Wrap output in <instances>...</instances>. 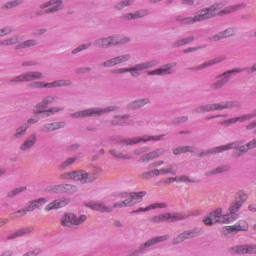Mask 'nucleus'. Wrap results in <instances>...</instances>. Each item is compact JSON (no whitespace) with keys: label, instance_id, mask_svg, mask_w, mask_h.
I'll return each mask as SVG.
<instances>
[{"label":"nucleus","instance_id":"nucleus-25","mask_svg":"<svg viewBox=\"0 0 256 256\" xmlns=\"http://www.w3.org/2000/svg\"><path fill=\"white\" fill-rule=\"evenodd\" d=\"M173 67H177V62L168 63L164 65L163 68H158L156 70L150 71L148 72V75H171V73H173L171 71Z\"/></svg>","mask_w":256,"mask_h":256},{"label":"nucleus","instance_id":"nucleus-7","mask_svg":"<svg viewBox=\"0 0 256 256\" xmlns=\"http://www.w3.org/2000/svg\"><path fill=\"white\" fill-rule=\"evenodd\" d=\"M119 109V106L112 105L106 108H88L82 111H78L70 114L73 119L85 118V117H101V115H107V113H113Z\"/></svg>","mask_w":256,"mask_h":256},{"label":"nucleus","instance_id":"nucleus-34","mask_svg":"<svg viewBox=\"0 0 256 256\" xmlns=\"http://www.w3.org/2000/svg\"><path fill=\"white\" fill-rule=\"evenodd\" d=\"M25 191H27V186H20L7 192L6 197L7 199H14V197H17V195H20V193Z\"/></svg>","mask_w":256,"mask_h":256},{"label":"nucleus","instance_id":"nucleus-38","mask_svg":"<svg viewBox=\"0 0 256 256\" xmlns=\"http://www.w3.org/2000/svg\"><path fill=\"white\" fill-rule=\"evenodd\" d=\"M28 129L22 124L16 129V132L12 134V139H23L27 135Z\"/></svg>","mask_w":256,"mask_h":256},{"label":"nucleus","instance_id":"nucleus-57","mask_svg":"<svg viewBox=\"0 0 256 256\" xmlns=\"http://www.w3.org/2000/svg\"><path fill=\"white\" fill-rule=\"evenodd\" d=\"M136 101L138 103L139 109H141L142 107H145V105H149V103H151V99H149V98H141V99H137Z\"/></svg>","mask_w":256,"mask_h":256},{"label":"nucleus","instance_id":"nucleus-28","mask_svg":"<svg viewBox=\"0 0 256 256\" xmlns=\"http://www.w3.org/2000/svg\"><path fill=\"white\" fill-rule=\"evenodd\" d=\"M129 117H131L129 114L115 115L111 121L112 127H123L125 125H129V123L123 121V119H129Z\"/></svg>","mask_w":256,"mask_h":256},{"label":"nucleus","instance_id":"nucleus-59","mask_svg":"<svg viewBox=\"0 0 256 256\" xmlns=\"http://www.w3.org/2000/svg\"><path fill=\"white\" fill-rule=\"evenodd\" d=\"M39 63L35 60L24 61L21 63V67H38Z\"/></svg>","mask_w":256,"mask_h":256},{"label":"nucleus","instance_id":"nucleus-40","mask_svg":"<svg viewBox=\"0 0 256 256\" xmlns=\"http://www.w3.org/2000/svg\"><path fill=\"white\" fill-rule=\"evenodd\" d=\"M201 228H194L190 230H185L184 234L186 235V239H195V237H199L201 235Z\"/></svg>","mask_w":256,"mask_h":256},{"label":"nucleus","instance_id":"nucleus-47","mask_svg":"<svg viewBox=\"0 0 256 256\" xmlns=\"http://www.w3.org/2000/svg\"><path fill=\"white\" fill-rule=\"evenodd\" d=\"M110 155L115 157V159H124V160L131 159V156H129L128 154L120 153L115 149L110 150Z\"/></svg>","mask_w":256,"mask_h":256},{"label":"nucleus","instance_id":"nucleus-12","mask_svg":"<svg viewBox=\"0 0 256 256\" xmlns=\"http://www.w3.org/2000/svg\"><path fill=\"white\" fill-rule=\"evenodd\" d=\"M225 5H227V1L223 0L209 6L208 8L198 10L202 21H209V19H213V17H215V14L213 13H215V11H219V9H223Z\"/></svg>","mask_w":256,"mask_h":256},{"label":"nucleus","instance_id":"nucleus-64","mask_svg":"<svg viewBox=\"0 0 256 256\" xmlns=\"http://www.w3.org/2000/svg\"><path fill=\"white\" fill-rule=\"evenodd\" d=\"M246 153L247 151H250V149H255L256 148V139H253L252 141L248 142L246 145H243Z\"/></svg>","mask_w":256,"mask_h":256},{"label":"nucleus","instance_id":"nucleus-11","mask_svg":"<svg viewBox=\"0 0 256 256\" xmlns=\"http://www.w3.org/2000/svg\"><path fill=\"white\" fill-rule=\"evenodd\" d=\"M87 221L86 215H81L80 217H77V215L68 212L65 213L61 218V225L62 227H73V225L79 226L83 225Z\"/></svg>","mask_w":256,"mask_h":256},{"label":"nucleus","instance_id":"nucleus-21","mask_svg":"<svg viewBox=\"0 0 256 256\" xmlns=\"http://www.w3.org/2000/svg\"><path fill=\"white\" fill-rule=\"evenodd\" d=\"M176 21L178 23H182V25H193L194 23H201V22H203V20L201 18V14L199 13V11H197L193 17L183 18L181 16H178L176 18Z\"/></svg>","mask_w":256,"mask_h":256},{"label":"nucleus","instance_id":"nucleus-9","mask_svg":"<svg viewBox=\"0 0 256 256\" xmlns=\"http://www.w3.org/2000/svg\"><path fill=\"white\" fill-rule=\"evenodd\" d=\"M103 171L99 167H94L92 171L87 172L84 170H76V181H80L82 185H87V183H93L99 179V173Z\"/></svg>","mask_w":256,"mask_h":256},{"label":"nucleus","instance_id":"nucleus-35","mask_svg":"<svg viewBox=\"0 0 256 256\" xmlns=\"http://www.w3.org/2000/svg\"><path fill=\"white\" fill-rule=\"evenodd\" d=\"M193 41H195V37L189 36L187 38H182L180 40L173 42L172 47H183V45H188V43H193Z\"/></svg>","mask_w":256,"mask_h":256},{"label":"nucleus","instance_id":"nucleus-42","mask_svg":"<svg viewBox=\"0 0 256 256\" xmlns=\"http://www.w3.org/2000/svg\"><path fill=\"white\" fill-rule=\"evenodd\" d=\"M35 204L33 203V200L29 202V205H27L25 208L17 210L15 213H21L20 217H25L29 211H35Z\"/></svg>","mask_w":256,"mask_h":256},{"label":"nucleus","instance_id":"nucleus-8","mask_svg":"<svg viewBox=\"0 0 256 256\" xmlns=\"http://www.w3.org/2000/svg\"><path fill=\"white\" fill-rule=\"evenodd\" d=\"M235 73H243V68H234L218 75L216 77L218 80L210 85L212 91H219V89H223V87L231 81V76L235 75Z\"/></svg>","mask_w":256,"mask_h":256},{"label":"nucleus","instance_id":"nucleus-50","mask_svg":"<svg viewBox=\"0 0 256 256\" xmlns=\"http://www.w3.org/2000/svg\"><path fill=\"white\" fill-rule=\"evenodd\" d=\"M235 201H238V203H241V205H243L245 201H247V192H238Z\"/></svg>","mask_w":256,"mask_h":256},{"label":"nucleus","instance_id":"nucleus-14","mask_svg":"<svg viewBox=\"0 0 256 256\" xmlns=\"http://www.w3.org/2000/svg\"><path fill=\"white\" fill-rule=\"evenodd\" d=\"M64 7L63 0H49L40 5V9H46L44 10L45 15L63 11Z\"/></svg>","mask_w":256,"mask_h":256},{"label":"nucleus","instance_id":"nucleus-18","mask_svg":"<svg viewBox=\"0 0 256 256\" xmlns=\"http://www.w3.org/2000/svg\"><path fill=\"white\" fill-rule=\"evenodd\" d=\"M65 127V122H51L42 124L39 127L40 133H53L54 131H58V129H63Z\"/></svg>","mask_w":256,"mask_h":256},{"label":"nucleus","instance_id":"nucleus-3","mask_svg":"<svg viewBox=\"0 0 256 256\" xmlns=\"http://www.w3.org/2000/svg\"><path fill=\"white\" fill-rule=\"evenodd\" d=\"M57 99H59V97L51 94L44 96L42 100L34 106L33 115H44V117H51L52 115L61 113V111H65V107L61 106L48 108L50 105H53V103L57 102Z\"/></svg>","mask_w":256,"mask_h":256},{"label":"nucleus","instance_id":"nucleus-41","mask_svg":"<svg viewBox=\"0 0 256 256\" xmlns=\"http://www.w3.org/2000/svg\"><path fill=\"white\" fill-rule=\"evenodd\" d=\"M77 159H79V156L69 157L60 164V169H67V167H71V165H74L77 162Z\"/></svg>","mask_w":256,"mask_h":256},{"label":"nucleus","instance_id":"nucleus-4","mask_svg":"<svg viewBox=\"0 0 256 256\" xmlns=\"http://www.w3.org/2000/svg\"><path fill=\"white\" fill-rule=\"evenodd\" d=\"M241 102L237 100L206 104L196 107L192 113H209L211 111H223L224 109H241Z\"/></svg>","mask_w":256,"mask_h":256},{"label":"nucleus","instance_id":"nucleus-51","mask_svg":"<svg viewBox=\"0 0 256 256\" xmlns=\"http://www.w3.org/2000/svg\"><path fill=\"white\" fill-rule=\"evenodd\" d=\"M248 245H240L233 248L235 253H238V255H245L248 253L247 251Z\"/></svg>","mask_w":256,"mask_h":256},{"label":"nucleus","instance_id":"nucleus-54","mask_svg":"<svg viewBox=\"0 0 256 256\" xmlns=\"http://www.w3.org/2000/svg\"><path fill=\"white\" fill-rule=\"evenodd\" d=\"M39 123V118H29L25 123L22 125L26 127L28 130L31 128V125H37Z\"/></svg>","mask_w":256,"mask_h":256},{"label":"nucleus","instance_id":"nucleus-36","mask_svg":"<svg viewBox=\"0 0 256 256\" xmlns=\"http://www.w3.org/2000/svg\"><path fill=\"white\" fill-rule=\"evenodd\" d=\"M132 5H135V0H122L114 5V9L115 11H121L122 9H125V7H131Z\"/></svg>","mask_w":256,"mask_h":256},{"label":"nucleus","instance_id":"nucleus-6","mask_svg":"<svg viewBox=\"0 0 256 256\" xmlns=\"http://www.w3.org/2000/svg\"><path fill=\"white\" fill-rule=\"evenodd\" d=\"M130 41L131 38L127 36L120 37L119 35H111L94 40L93 45L97 49H109V47H119V45H126V43H129Z\"/></svg>","mask_w":256,"mask_h":256},{"label":"nucleus","instance_id":"nucleus-43","mask_svg":"<svg viewBox=\"0 0 256 256\" xmlns=\"http://www.w3.org/2000/svg\"><path fill=\"white\" fill-rule=\"evenodd\" d=\"M17 43H19V36L15 35V36H12L11 38L1 41L0 45L9 47L11 45H17Z\"/></svg>","mask_w":256,"mask_h":256},{"label":"nucleus","instance_id":"nucleus-17","mask_svg":"<svg viewBox=\"0 0 256 256\" xmlns=\"http://www.w3.org/2000/svg\"><path fill=\"white\" fill-rule=\"evenodd\" d=\"M223 209L217 208L213 212L210 213V216L213 217L215 220V223H231L232 221H235V218H231V215L226 214L223 215Z\"/></svg>","mask_w":256,"mask_h":256},{"label":"nucleus","instance_id":"nucleus-63","mask_svg":"<svg viewBox=\"0 0 256 256\" xmlns=\"http://www.w3.org/2000/svg\"><path fill=\"white\" fill-rule=\"evenodd\" d=\"M53 193H65V184L56 185L52 188Z\"/></svg>","mask_w":256,"mask_h":256},{"label":"nucleus","instance_id":"nucleus-26","mask_svg":"<svg viewBox=\"0 0 256 256\" xmlns=\"http://www.w3.org/2000/svg\"><path fill=\"white\" fill-rule=\"evenodd\" d=\"M66 205H69V200L62 198L54 200L53 202L49 203L45 207V211H53V209H61V207H65Z\"/></svg>","mask_w":256,"mask_h":256},{"label":"nucleus","instance_id":"nucleus-58","mask_svg":"<svg viewBox=\"0 0 256 256\" xmlns=\"http://www.w3.org/2000/svg\"><path fill=\"white\" fill-rule=\"evenodd\" d=\"M222 39H223V36L221 32H218L217 34L209 37L208 41H210V43H217V41H221Z\"/></svg>","mask_w":256,"mask_h":256},{"label":"nucleus","instance_id":"nucleus-19","mask_svg":"<svg viewBox=\"0 0 256 256\" xmlns=\"http://www.w3.org/2000/svg\"><path fill=\"white\" fill-rule=\"evenodd\" d=\"M37 145V134H30L20 145V151H31Z\"/></svg>","mask_w":256,"mask_h":256},{"label":"nucleus","instance_id":"nucleus-1","mask_svg":"<svg viewBox=\"0 0 256 256\" xmlns=\"http://www.w3.org/2000/svg\"><path fill=\"white\" fill-rule=\"evenodd\" d=\"M43 72L41 71H26L18 76L13 77L10 83H30V89H57L58 87H71L73 81L70 79H60L53 82L41 81Z\"/></svg>","mask_w":256,"mask_h":256},{"label":"nucleus","instance_id":"nucleus-37","mask_svg":"<svg viewBox=\"0 0 256 256\" xmlns=\"http://www.w3.org/2000/svg\"><path fill=\"white\" fill-rule=\"evenodd\" d=\"M218 153H221V146H217L209 150L202 151L197 154V157H207L209 155H217Z\"/></svg>","mask_w":256,"mask_h":256},{"label":"nucleus","instance_id":"nucleus-44","mask_svg":"<svg viewBox=\"0 0 256 256\" xmlns=\"http://www.w3.org/2000/svg\"><path fill=\"white\" fill-rule=\"evenodd\" d=\"M91 45H93L91 42H88L86 44H81L77 48L73 49L71 51L72 55H77V53H81V51H87V49H90Z\"/></svg>","mask_w":256,"mask_h":256},{"label":"nucleus","instance_id":"nucleus-53","mask_svg":"<svg viewBox=\"0 0 256 256\" xmlns=\"http://www.w3.org/2000/svg\"><path fill=\"white\" fill-rule=\"evenodd\" d=\"M77 190H78V188L75 185L64 184V193L73 194V193H77Z\"/></svg>","mask_w":256,"mask_h":256},{"label":"nucleus","instance_id":"nucleus-13","mask_svg":"<svg viewBox=\"0 0 256 256\" xmlns=\"http://www.w3.org/2000/svg\"><path fill=\"white\" fill-rule=\"evenodd\" d=\"M231 149H234V151H232L231 153V156L234 159H239V157H243V155L247 153V150H245L243 146V141H235L227 145H222L221 153H223V151H229Z\"/></svg>","mask_w":256,"mask_h":256},{"label":"nucleus","instance_id":"nucleus-27","mask_svg":"<svg viewBox=\"0 0 256 256\" xmlns=\"http://www.w3.org/2000/svg\"><path fill=\"white\" fill-rule=\"evenodd\" d=\"M35 228L33 227H26L17 230L16 232L10 234L7 236L8 241H11L12 239H17V237H23V235H29V233H33Z\"/></svg>","mask_w":256,"mask_h":256},{"label":"nucleus","instance_id":"nucleus-39","mask_svg":"<svg viewBox=\"0 0 256 256\" xmlns=\"http://www.w3.org/2000/svg\"><path fill=\"white\" fill-rule=\"evenodd\" d=\"M171 217V213L160 214L158 216H154L150 219L151 223H165V221H169Z\"/></svg>","mask_w":256,"mask_h":256},{"label":"nucleus","instance_id":"nucleus-33","mask_svg":"<svg viewBox=\"0 0 256 256\" xmlns=\"http://www.w3.org/2000/svg\"><path fill=\"white\" fill-rule=\"evenodd\" d=\"M190 215L183 212L170 214L169 223H175V221H184V219H189Z\"/></svg>","mask_w":256,"mask_h":256},{"label":"nucleus","instance_id":"nucleus-55","mask_svg":"<svg viewBox=\"0 0 256 256\" xmlns=\"http://www.w3.org/2000/svg\"><path fill=\"white\" fill-rule=\"evenodd\" d=\"M126 109L127 111H136L137 109H140L139 103L137 102V100L131 101L126 105Z\"/></svg>","mask_w":256,"mask_h":256},{"label":"nucleus","instance_id":"nucleus-30","mask_svg":"<svg viewBox=\"0 0 256 256\" xmlns=\"http://www.w3.org/2000/svg\"><path fill=\"white\" fill-rule=\"evenodd\" d=\"M245 7H247V4L245 3L236 4V5L224 8L218 13V15H229V13H235V11L245 9Z\"/></svg>","mask_w":256,"mask_h":256},{"label":"nucleus","instance_id":"nucleus-45","mask_svg":"<svg viewBox=\"0 0 256 256\" xmlns=\"http://www.w3.org/2000/svg\"><path fill=\"white\" fill-rule=\"evenodd\" d=\"M91 45H93L91 42H88L86 44H81L77 48L73 49L71 51L72 55H77V53H81V51H87V49H90Z\"/></svg>","mask_w":256,"mask_h":256},{"label":"nucleus","instance_id":"nucleus-61","mask_svg":"<svg viewBox=\"0 0 256 256\" xmlns=\"http://www.w3.org/2000/svg\"><path fill=\"white\" fill-rule=\"evenodd\" d=\"M32 202L35 205L36 209H39V207H41V205H45V203H47V198H39L36 200H32Z\"/></svg>","mask_w":256,"mask_h":256},{"label":"nucleus","instance_id":"nucleus-62","mask_svg":"<svg viewBox=\"0 0 256 256\" xmlns=\"http://www.w3.org/2000/svg\"><path fill=\"white\" fill-rule=\"evenodd\" d=\"M185 240L183 239V234H178L176 237L172 240V245H181Z\"/></svg>","mask_w":256,"mask_h":256},{"label":"nucleus","instance_id":"nucleus-29","mask_svg":"<svg viewBox=\"0 0 256 256\" xmlns=\"http://www.w3.org/2000/svg\"><path fill=\"white\" fill-rule=\"evenodd\" d=\"M229 171H231V166L223 165V166H219L215 169L209 170L208 172L205 173V177H211L213 175H219L221 173H229Z\"/></svg>","mask_w":256,"mask_h":256},{"label":"nucleus","instance_id":"nucleus-56","mask_svg":"<svg viewBox=\"0 0 256 256\" xmlns=\"http://www.w3.org/2000/svg\"><path fill=\"white\" fill-rule=\"evenodd\" d=\"M187 121H189L188 116H180L175 118L172 123L173 125H181L182 123H187Z\"/></svg>","mask_w":256,"mask_h":256},{"label":"nucleus","instance_id":"nucleus-46","mask_svg":"<svg viewBox=\"0 0 256 256\" xmlns=\"http://www.w3.org/2000/svg\"><path fill=\"white\" fill-rule=\"evenodd\" d=\"M236 33H237V30L235 28H227L226 30L220 32V34L222 35V39L234 37Z\"/></svg>","mask_w":256,"mask_h":256},{"label":"nucleus","instance_id":"nucleus-31","mask_svg":"<svg viewBox=\"0 0 256 256\" xmlns=\"http://www.w3.org/2000/svg\"><path fill=\"white\" fill-rule=\"evenodd\" d=\"M39 45V42L35 39L25 40L24 42H21L15 46V50L19 51L21 49H29L31 47H37Z\"/></svg>","mask_w":256,"mask_h":256},{"label":"nucleus","instance_id":"nucleus-10","mask_svg":"<svg viewBox=\"0 0 256 256\" xmlns=\"http://www.w3.org/2000/svg\"><path fill=\"white\" fill-rule=\"evenodd\" d=\"M165 137V134L158 136H143V137H134V138H113L112 141H116V143H120L121 145H137V143H147V141H161Z\"/></svg>","mask_w":256,"mask_h":256},{"label":"nucleus","instance_id":"nucleus-15","mask_svg":"<svg viewBox=\"0 0 256 256\" xmlns=\"http://www.w3.org/2000/svg\"><path fill=\"white\" fill-rule=\"evenodd\" d=\"M253 119H256V108L251 113L225 120L222 122V125L229 127V125H235V123H238V121L240 123H245V121H251Z\"/></svg>","mask_w":256,"mask_h":256},{"label":"nucleus","instance_id":"nucleus-49","mask_svg":"<svg viewBox=\"0 0 256 256\" xmlns=\"http://www.w3.org/2000/svg\"><path fill=\"white\" fill-rule=\"evenodd\" d=\"M60 179H72L73 181H77V170L62 174Z\"/></svg>","mask_w":256,"mask_h":256},{"label":"nucleus","instance_id":"nucleus-23","mask_svg":"<svg viewBox=\"0 0 256 256\" xmlns=\"http://www.w3.org/2000/svg\"><path fill=\"white\" fill-rule=\"evenodd\" d=\"M222 61H225V58L217 57L212 60L206 61L196 67H192L188 69L189 71H203V69H207V67H212V65H217V63H221Z\"/></svg>","mask_w":256,"mask_h":256},{"label":"nucleus","instance_id":"nucleus-20","mask_svg":"<svg viewBox=\"0 0 256 256\" xmlns=\"http://www.w3.org/2000/svg\"><path fill=\"white\" fill-rule=\"evenodd\" d=\"M177 165L170 164L166 168L151 170L152 177H159V175H177Z\"/></svg>","mask_w":256,"mask_h":256},{"label":"nucleus","instance_id":"nucleus-32","mask_svg":"<svg viewBox=\"0 0 256 256\" xmlns=\"http://www.w3.org/2000/svg\"><path fill=\"white\" fill-rule=\"evenodd\" d=\"M241 207H243V204H241V202H238L237 200L233 201L231 204H230V207H229V214L230 217L232 219H237V211H239V209H241Z\"/></svg>","mask_w":256,"mask_h":256},{"label":"nucleus","instance_id":"nucleus-60","mask_svg":"<svg viewBox=\"0 0 256 256\" xmlns=\"http://www.w3.org/2000/svg\"><path fill=\"white\" fill-rule=\"evenodd\" d=\"M17 5H20L19 1H12V2H7L4 5H2V9H13V7H17Z\"/></svg>","mask_w":256,"mask_h":256},{"label":"nucleus","instance_id":"nucleus-2","mask_svg":"<svg viewBox=\"0 0 256 256\" xmlns=\"http://www.w3.org/2000/svg\"><path fill=\"white\" fill-rule=\"evenodd\" d=\"M147 195L146 191H140V192H131L127 197L126 200L122 202H116L113 206H107L103 202H95L90 203L88 207L91 209H94V211H100V213H111L113 212V209L115 208H121V207H131V205H135V203H139Z\"/></svg>","mask_w":256,"mask_h":256},{"label":"nucleus","instance_id":"nucleus-24","mask_svg":"<svg viewBox=\"0 0 256 256\" xmlns=\"http://www.w3.org/2000/svg\"><path fill=\"white\" fill-rule=\"evenodd\" d=\"M161 155H165V149L163 148H158L152 152H149L145 155H143L141 158H140V162L141 163H147L153 159H157L158 157H161Z\"/></svg>","mask_w":256,"mask_h":256},{"label":"nucleus","instance_id":"nucleus-48","mask_svg":"<svg viewBox=\"0 0 256 256\" xmlns=\"http://www.w3.org/2000/svg\"><path fill=\"white\" fill-rule=\"evenodd\" d=\"M176 183H197V181L187 175H181L176 177Z\"/></svg>","mask_w":256,"mask_h":256},{"label":"nucleus","instance_id":"nucleus-5","mask_svg":"<svg viewBox=\"0 0 256 256\" xmlns=\"http://www.w3.org/2000/svg\"><path fill=\"white\" fill-rule=\"evenodd\" d=\"M159 65V60H150L147 62L136 64L129 68H118L111 71L112 75H121L123 73H130L131 77H140L141 71H145L147 69H152V67H157Z\"/></svg>","mask_w":256,"mask_h":256},{"label":"nucleus","instance_id":"nucleus-16","mask_svg":"<svg viewBox=\"0 0 256 256\" xmlns=\"http://www.w3.org/2000/svg\"><path fill=\"white\" fill-rule=\"evenodd\" d=\"M131 60V54H124L115 56L111 59H108L102 63V67H115V65H121V63H127V61Z\"/></svg>","mask_w":256,"mask_h":256},{"label":"nucleus","instance_id":"nucleus-52","mask_svg":"<svg viewBox=\"0 0 256 256\" xmlns=\"http://www.w3.org/2000/svg\"><path fill=\"white\" fill-rule=\"evenodd\" d=\"M149 15V10L147 9H140L134 12L135 19H141L143 17H147Z\"/></svg>","mask_w":256,"mask_h":256},{"label":"nucleus","instance_id":"nucleus-22","mask_svg":"<svg viewBox=\"0 0 256 256\" xmlns=\"http://www.w3.org/2000/svg\"><path fill=\"white\" fill-rule=\"evenodd\" d=\"M239 231H245V228H243L240 224H235L233 226H225L222 228V235L224 237H233V235H237Z\"/></svg>","mask_w":256,"mask_h":256}]
</instances>
